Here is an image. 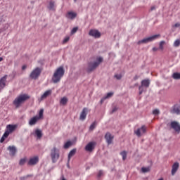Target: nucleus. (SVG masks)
<instances>
[{"mask_svg":"<svg viewBox=\"0 0 180 180\" xmlns=\"http://www.w3.org/2000/svg\"><path fill=\"white\" fill-rule=\"evenodd\" d=\"M65 70H64V67L60 66L56 69L54 72L53 75L52 77L51 81L53 84H58L60 81H61V77H64V74Z\"/></svg>","mask_w":180,"mask_h":180,"instance_id":"1","label":"nucleus"},{"mask_svg":"<svg viewBox=\"0 0 180 180\" xmlns=\"http://www.w3.org/2000/svg\"><path fill=\"white\" fill-rule=\"evenodd\" d=\"M28 99H30V96H29L28 94H20L14 100L13 105H15V108L18 109L20 106H22V105H23V103H25L26 101H28Z\"/></svg>","mask_w":180,"mask_h":180,"instance_id":"2","label":"nucleus"},{"mask_svg":"<svg viewBox=\"0 0 180 180\" xmlns=\"http://www.w3.org/2000/svg\"><path fill=\"white\" fill-rule=\"evenodd\" d=\"M103 61V58L102 57H98L96 58L95 60H91L89 62L86 69L87 72H92V71H95Z\"/></svg>","mask_w":180,"mask_h":180,"instance_id":"3","label":"nucleus"},{"mask_svg":"<svg viewBox=\"0 0 180 180\" xmlns=\"http://www.w3.org/2000/svg\"><path fill=\"white\" fill-rule=\"evenodd\" d=\"M44 112V110L41 109L39 111V116L36 115V116L33 117L32 118H31L29 121L30 126H34V124H36V123H37V122H39V120H40V119H43Z\"/></svg>","mask_w":180,"mask_h":180,"instance_id":"4","label":"nucleus"},{"mask_svg":"<svg viewBox=\"0 0 180 180\" xmlns=\"http://www.w3.org/2000/svg\"><path fill=\"white\" fill-rule=\"evenodd\" d=\"M51 157L52 159V162H57L60 158V150L57 148L54 147L51 150Z\"/></svg>","mask_w":180,"mask_h":180,"instance_id":"5","label":"nucleus"},{"mask_svg":"<svg viewBox=\"0 0 180 180\" xmlns=\"http://www.w3.org/2000/svg\"><path fill=\"white\" fill-rule=\"evenodd\" d=\"M160 34H155L152 37L145 38L142 40H140L137 42V44L140 46V44H146L147 43H150V41H153V40H155V39H158V37H160Z\"/></svg>","mask_w":180,"mask_h":180,"instance_id":"6","label":"nucleus"},{"mask_svg":"<svg viewBox=\"0 0 180 180\" xmlns=\"http://www.w3.org/2000/svg\"><path fill=\"white\" fill-rule=\"evenodd\" d=\"M41 68L37 67L35 69H34L30 75V78L31 79H37L39 77H40V75L41 74Z\"/></svg>","mask_w":180,"mask_h":180,"instance_id":"7","label":"nucleus"},{"mask_svg":"<svg viewBox=\"0 0 180 180\" xmlns=\"http://www.w3.org/2000/svg\"><path fill=\"white\" fill-rule=\"evenodd\" d=\"M148 86H150V79H146L142 80L141 84L139 88V95H141V94H143V91H146V89H147V88H148Z\"/></svg>","mask_w":180,"mask_h":180,"instance_id":"8","label":"nucleus"},{"mask_svg":"<svg viewBox=\"0 0 180 180\" xmlns=\"http://www.w3.org/2000/svg\"><path fill=\"white\" fill-rule=\"evenodd\" d=\"M146 131L147 127L143 125L141 128H139L137 130L134 131V133L137 136V137H141L143 134H146Z\"/></svg>","mask_w":180,"mask_h":180,"instance_id":"9","label":"nucleus"},{"mask_svg":"<svg viewBox=\"0 0 180 180\" xmlns=\"http://www.w3.org/2000/svg\"><path fill=\"white\" fill-rule=\"evenodd\" d=\"M89 34L95 39H99L101 37V32L98 30H91Z\"/></svg>","mask_w":180,"mask_h":180,"instance_id":"10","label":"nucleus"},{"mask_svg":"<svg viewBox=\"0 0 180 180\" xmlns=\"http://www.w3.org/2000/svg\"><path fill=\"white\" fill-rule=\"evenodd\" d=\"M170 113L180 115V104H175L170 110Z\"/></svg>","mask_w":180,"mask_h":180,"instance_id":"11","label":"nucleus"},{"mask_svg":"<svg viewBox=\"0 0 180 180\" xmlns=\"http://www.w3.org/2000/svg\"><path fill=\"white\" fill-rule=\"evenodd\" d=\"M170 126L172 129H174V131H176V133H180V124L179 122L176 121H173L171 122Z\"/></svg>","mask_w":180,"mask_h":180,"instance_id":"12","label":"nucleus"},{"mask_svg":"<svg viewBox=\"0 0 180 180\" xmlns=\"http://www.w3.org/2000/svg\"><path fill=\"white\" fill-rule=\"evenodd\" d=\"M95 146H96V143L95 142H89L85 147V150L89 151V153H91L95 150Z\"/></svg>","mask_w":180,"mask_h":180,"instance_id":"13","label":"nucleus"},{"mask_svg":"<svg viewBox=\"0 0 180 180\" xmlns=\"http://www.w3.org/2000/svg\"><path fill=\"white\" fill-rule=\"evenodd\" d=\"M7 78H8V75H6L0 79V91L5 88V86L6 85Z\"/></svg>","mask_w":180,"mask_h":180,"instance_id":"14","label":"nucleus"},{"mask_svg":"<svg viewBox=\"0 0 180 180\" xmlns=\"http://www.w3.org/2000/svg\"><path fill=\"white\" fill-rule=\"evenodd\" d=\"M105 139L107 141V143L109 145L112 144L113 143V139L114 136H112V134L110 132H107L105 135Z\"/></svg>","mask_w":180,"mask_h":180,"instance_id":"15","label":"nucleus"},{"mask_svg":"<svg viewBox=\"0 0 180 180\" xmlns=\"http://www.w3.org/2000/svg\"><path fill=\"white\" fill-rule=\"evenodd\" d=\"M52 91L51 90H48L46 91H45L41 96V98H39V102H41V101H44V99H47V98H49V96H50L52 94Z\"/></svg>","mask_w":180,"mask_h":180,"instance_id":"16","label":"nucleus"},{"mask_svg":"<svg viewBox=\"0 0 180 180\" xmlns=\"http://www.w3.org/2000/svg\"><path fill=\"white\" fill-rule=\"evenodd\" d=\"M39 162V156L31 158L27 162V165H36Z\"/></svg>","mask_w":180,"mask_h":180,"instance_id":"17","label":"nucleus"},{"mask_svg":"<svg viewBox=\"0 0 180 180\" xmlns=\"http://www.w3.org/2000/svg\"><path fill=\"white\" fill-rule=\"evenodd\" d=\"M86 115H88V108H84L80 113L79 120H85L86 119Z\"/></svg>","mask_w":180,"mask_h":180,"instance_id":"18","label":"nucleus"},{"mask_svg":"<svg viewBox=\"0 0 180 180\" xmlns=\"http://www.w3.org/2000/svg\"><path fill=\"white\" fill-rule=\"evenodd\" d=\"M179 168V163L178 162H174L172 165V175H175Z\"/></svg>","mask_w":180,"mask_h":180,"instance_id":"19","label":"nucleus"},{"mask_svg":"<svg viewBox=\"0 0 180 180\" xmlns=\"http://www.w3.org/2000/svg\"><path fill=\"white\" fill-rule=\"evenodd\" d=\"M16 127H18L16 124H8L6 126V130L10 133H13L16 130Z\"/></svg>","mask_w":180,"mask_h":180,"instance_id":"20","label":"nucleus"},{"mask_svg":"<svg viewBox=\"0 0 180 180\" xmlns=\"http://www.w3.org/2000/svg\"><path fill=\"white\" fill-rule=\"evenodd\" d=\"M66 18H68V19H71L72 20L73 19H75L77 18V13L69 11L66 14Z\"/></svg>","mask_w":180,"mask_h":180,"instance_id":"21","label":"nucleus"},{"mask_svg":"<svg viewBox=\"0 0 180 180\" xmlns=\"http://www.w3.org/2000/svg\"><path fill=\"white\" fill-rule=\"evenodd\" d=\"M68 103V98L67 97H63L60 101V105H62V106H65Z\"/></svg>","mask_w":180,"mask_h":180,"instance_id":"22","label":"nucleus"},{"mask_svg":"<svg viewBox=\"0 0 180 180\" xmlns=\"http://www.w3.org/2000/svg\"><path fill=\"white\" fill-rule=\"evenodd\" d=\"M8 150H10L11 152V155H15V154H16V147L15 146H9L8 148Z\"/></svg>","mask_w":180,"mask_h":180,"instance_id":"23","label":"nucleus"},{"mask_svg":"<svg viewBox=\"0 0 180 180\" xmlns=\"http://www.w3.org/2000/svg\"><path fill=\"white\" fill-rule=\"evenodd\" d=\"M35 134H36L37 139H41V137H43V133L41 132V130H40V129H36Z\"/></svg>","mask_w":180,"mask_h":180,"instance_id":"24","label":"nucleus"},{"mask_svg":"<svg viewBox=\"0 0 180 180\" xmlns=\"http://www.w3.org/2000/svg\"><path fill=\"white\" fill-rule=\"evenodd\" d=\"M77 153V149H72L68 155V160H71L72 157H74L75 155V153Z\"/></svg>","mask_w":180,"mask_h":180,"instance_id":"25","label":"nucleus"},{"mask_svg":"<svg viewBox=\"0 0 180 180\" xmlns=\"http://www.w3.org/2000/svg\"><path fill=\"white\" fill-rule=\"evenodd\" d=\"M120 155H122L123 161H126V159L127 158V152L123 150L120 153Z\"/></svg>","mask_w":180,"mask_h":180,"instance_id":"26","label":"nucleus"},{"mask_svg":"<svg viewBox=\"0 0 180 180\" xmlns=\"http://www.w3.org/2000/svg\"><path fill=\"white\" fill-rule=\"evenodd\" d=\"M172 78H174V79H180V73H178V72L173 73Z\"/></svg>","mask_w":180,"mask_h":180,"instance_id":"27","label":"nucleus"},{"mask_svg":"<svg viewBox=\"0 0 180 180\" xmlns=\"http://www.w3.org/2000/svg\"><path fill=\"white\" fill-rule=\"evenodd\" d=\"M54 1H50L49 3V9H50V11H54Z\"/></svg>","mask_w":180,"mask_h":180,"instance_id":"28","label":"nucleus"},{"mask_svg":"<svg viewBox=\"0 0 180 180\" xmlns=\"http://www.w3.org/2000/svg\"><path fill=\"white\" fill-rule=\"evenodd\" d=\"M96 121H94L90 126L89 127V130L92 131V130H94L95 129V127H96Z\"/></svg>","mask_w":180,"mask_h":180,"instance_id":"29","label":"nucleus"},{"mask_svg":"<svg viewBox=\"0 0 180 180\" xmlns=\"http://www.w3.org/2000/svg\"><path fill=\"white\" fill-rule=\"evenodd\" d=\"M164 44H165V41H162L160 42V44H159L160 50H164Z\"/></svg>","mask_w":180,"mask_h":180,"instance_id":"30","label":"nucleus"},{"mask_svg":"<svg viewBox=\"0 0 180 180\" xmlns=\"http://www.w3.org/2000/svg\"><path fill=\"white\" fill-rule=\"evenodd\" d=\"M72 144V143H71V141L66 142L64 145V148H68L69 147H71Z\"/></svg>","mask_w":180,"mask_h":180,"instance_id":"31","label":"nucleus"},{"mask_svg":"<svg viewBox=\"0 0 180 180\" xmlns=\"http://www.w3.org/2000/svg\"><path fill=\"white\" fill-rule=\"evenodd\" d=\"M141 171L144 174H146V172H150V167H142Z\"/></svg>","mask_w":180,"mask_h":180,"instance_id":"32","label":"nucleus"},{"mask_svg":"<svg viewBox=\"0 0 180 180\" xmlns=\"http://www.w3.org/2000/svg\"><path fill=\"white\" fill-rule=\"evenodd\" d=\"M180 46V39H176L174 43V47H179Z\"/></svg>","mask_w":180,"mask_h":180,"instance_id":"33","label":"nucleus"},{"mask_svg":"<svg viewBox=\"0 0 180 180\" xmlns=\"http://www.w3.org/2000/svg\"><path fill=\"white\" fill-rule=\"evenodd\" d=\"M25 164H26V158L20 159V160L19 162V165H25Z\"/></svg>","mask_w":180,"mask_h":180,"instance_id":"34","label":"nucleus"},{"mask_svg":"<svg viewBox=\"0 0 180 180\" xmlns=\"http://www.w3.org/2000/svg\"><path fill=\"white\" fill-rule=\"evenodd\" d=\"M113 96V92L108 93L106 96H104L106 99H109V98H112Z\"/></svg>","mask_w":180,"mask_h":180,"instance_id":"35","label":"nucleus"},{"mask_svg":"<svg viewBox=\"0 0 180 180\" xmlns=\"http://www.w3.org/2000/svg\"><path fill=\"white\" fill-rule=\"evenodd\" d=\"M9 134H11V132H8V130L6 129L5 133L4 134L3 136L6 139H7V137H8Z\"/></svg>","mask_w":180,"mask_h":180,"instance_id":"36","label":"nucleus"},{"mask_svg":"<svg viewBox=\"0 0 180 180\" xmlns=\"http://www.w3.org/2000/svg\"><path fill=\"white\" fill-rule=\"evenodd\" d=\"M78 31V27H74L72 31H71V34H74L75 33H77V32Z\"/></svg>","mask_w":180,"mask_h":180,"instance_id":"37","label":"nucleus"},{"mask_svg":"<svg viewBox=\"0 0 180 180\" xmlns=\"http://www.w3.org/2000/svg\"><path fill=\"white\" fill-rule=\"evenodd\" d=\"M153 115H160V110L155 109L153 111Z\"/></svg>","mask_w":180,"mask_h":180,"instance_id":"38","label":"nucleus"},{"mask_svg":"<svg viewBox=\"0 0 180 180\" xmlns=\"http://www.w3.org/2000/svg\"><path fill=\"white\" fill-rule=\"evenodd\" d=\"M114 77L116 78V79H122V75H115Z\"/></svg>","mask_w":180,"mask_h":180,"instance_id":"39","label":"nucleus"},{"mask_svg":"<svg viewBox=\"0 0 180 180\" xmlns=\"http://www.w3.org/2000/svg\"><path fill=\"white\" fill-rule=\"evenodd\" d=\"M70 40V37H67L63 39V44H65V43L68 42Z\"/></svg>","mask_w":180,"mask_h":180,"instance_id":"40","label":"nucleus"},{"mask_svg":"<svg viewBox=\"0 0 180 180\" xmlns=\"http://www.w3.org/2000/svg\"><path fill=\"white\" fill-rule=\"evenodd\" d=\"M103 175V172L99 171L98 174V177L101 178V176H102Z\"/></svg>","mask_w":180,"mask_h":180,"instance_id":"41","label":"nucleus"},{"mask_svg":"<svg viewBox=\"0 0 180 180\" xmlns=\"http://www.w3.org/2000/svg\"><path fill=\"white\" fill-rule=\"evenodd\" d=\"M106 99H107L106 98L103 97V98H101V101H100L101 104L102 105V103H103V102H105V101H106Z\"/></svg>","mask_w":180,"mask_h":180,"instance_id":"42","label":"nucleus"},{"mask_svg":"<svg viewBox=\"0 0 180 180\" xmlns=\"http://www.w3.org/2000/svg\"><path fill=\"white\" fill-rule=\"evenodd\" d=\"M9 28V24H6L5 25H4V30H6L7 29H8Z\"/></svg>","mask_w":180,"mask_h":180,"instance_id":"43","label":"nucleus"},{"mask_svg":"<svg viewBox=\"0 0 180 180\" xmlns=\"http://www.w3.org/2000/svg\"><path fill=\"white\" fill-rule=\"evenodd\" d=\"M117 110V108L115 107L114 108H112L111 113H115V112H116Z\"/></svg>","mask_w":180,"mask_h":180,"instance_id":"44","label":"nucleus"},{"mask_svg":"<svg viewBox=\"0 0 180 180\" xmlns=\"http://www.w3.org/2000/svg\"><path fill=\"white\" fill-rule=\"evenodd\" d=\"M5 139H6V138L2 136L1 140H0V143H4V141H5Z\"/></svg>","mask_w":180,"mask_h":180,"instance_id":"45","label":"nucleus"},{"mask_svg":"<svg viewBox=\"0 0 180 180\" xmlns=\"http://www.w3.org/2000/svg\"><path fill=\"white\" fill-rule=\"evenodd\" d=\"M153 51H158V48L157 47L153 48Z\"/></svg>","mask_w":180,"mask_h":180,"instance_id":"46","label":"nucleus"},{"mask_svg":"<svg viewBox=\"0 0 180 180\" xmlns=\"http://www.w3.org/2000/svg\"><path fill=\"white\" fill-rule=\"evenodd\" d=\"M179 26H180V24L178 22L174 25V27H179Z\"/></svg>","mask_w":180,"mask_h":180,"instance_id":"47","label":"nucleus"},{"mask_svg":"<svg viewBox=\"0 0 180 180\" xmlns=\"http://www.w3.org/2000/svg\"><path fill=\"white\" fill-rule=\"evenodd\" d=\"M26 68H27V66H26V65H22V70H26Z\"/></svg>","mask_w":180,"mask_h":180,"instance_id":"48","label":"nucleus"},{"mask_svg":"<svg viewBox=\"0 0 180 180\" xmlns=\"http://www.w3.org/2000/svg\"><path fill=\"white\" fill-rule=\"evenodd\" d=\"M154 9H155V6H152L151 8H150L151 11H154Z\"/></svg>","mask_w":180,"mask_h":180,"instance_id":"49","label":"nucleus"},{"mask_svg":"<svg viewBox=\"0 0 180 180\" xmlns=\"http://www.w3.org/2000/svg\"><path fill=\"white\" fill-rule=\"evenodd\" d=\"M3 60H4V58L0 57V63H1V61H2Z\"/></svg>","mask_w":180,"mask_h":180,"instance_id":"50","label":"nucleus"},{"mask_svg":"<svg viewBox=\"0 0 180 180\" xmlns=\"http://www.w3.org/2000/svg\"><path fill=\"white\" fill-rule=\"evenodd\" d=\"M135 86H137V84H135Z\"/></svg>","mask_w":180,"mask_h":180,"instance_id":"51","label":"nucleus"}]
</instances>
